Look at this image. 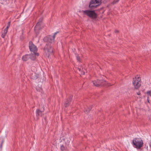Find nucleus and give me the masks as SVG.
Here are the masks:
<instances>
[{
  "label": "nucleus",
  "mask_w": 151,
  "mask_h": 151,
  "mask_svg": "<svg viewBox=\"0 0 151 151\" xmlns=\"http://www.w3.org/2000/svg\"><path fill=\"white\" fill-rule=\"evenodd\" d=\"M54 40V39L51 35L47 36L45 37L43 39V40L45 42H47L49 43L53 42Z\"/></svg>",
  "instance_id": "1a4fd4ad"
},
{
  "label": "nucleus",
  "mask_w": 151,
  "mask_h": 151,
  "mask_svg": "<svg viewBox=\"0 0 151 151\" xmlns=\"http://www.w3.org/2000/svg\"><path fill=\"white\" fill-rule=\"evenodd\" d=\"M57 32H55L54 34V35L52 36V37H53V38L55 39V36L57 34Z\"/></svg>",
  "instance_id": "4be33fe9"
},
{
  "label": "nucleus",
  "mask_w": 151,
  "mask_h": 151,
  "mask_svg": "<svg viewBox=\"0 0 151 151\" xmlns=\"http://www.w3.org/2000/svg\"><path fill=\"white\" fill-rule=\"evenodd\" d=\"M82 12L85 14L92 19H95L97 17V14L94 10H83Z\"/></svg>",
  "instance_id": "f257e3e1"
},
{
  "label": "nucleus",
  "mask_w": 151,
  "mask_h": 151,
  "mask_svg": "<svg viewBox=\"0 0 151 151\" xmlns=\"http://www.w3.org/2000/svg\"><path fill=\"white\" fill-rule=\"evenodd\" d=\"M39 75L36 73H32L31 75V78L33 79H36L38 78Z\"/></svg>",
  "instance_id": "ddd939ff"
},
{
  "label": "nucleus",
  "mask_w": 151,
  "mask_h": 151,
  "mask_svg": "<svg viewBox=\"0 0 151 151\" xmlns=\"http://www.w3.org/2000/svg\"><path fill=\"white\" fill-rule=\"evenodd\" d=\"M29 55H30V58L32 60H35L36 58V56H39V54L37 52H35L33 53V54H30Z\"/></svg>",
  "instance_id": "9b49d317"
},
{
  "label": "nucleus",
  "mask_w": 151,
  "mask_h": 151,
  "mask_svg": "<svg viewBox=\"0 0 151 151\" xmlns=\"http://www.w3.org/2000/svg\"><path fill=\"white\" fill-rule=\"evenodd\" d=\"M141 93L140 92H139L138 93H137V94L138 95H140V94Z\"/></svg>",
  "instance_id": "bb28decb"
},
{
  "label": "nucleus",
  "mask_w": 151,
  "mask_h": 151,
  "mask_svg": "<svg viewBox=\"0 0 151 151\" xmlns=\"http://www.w3.org/2000/svg\"><path fill=\"white\" fill-rule=\"evenodd\" d=\"M43 18L42 17L40 18L38 22H40L41 23H42V22L43 20Z\"/></svg>",
  "instance_id": "aec40b11"
},
{
  "label": "nucleus",
  "mask_w": 151,
  "mask_h": 151,
  "mask_svg": "<svg viewBox=\"0 0 151 151\" xmlns=\"http://www.w3.org/2000/svg\"><path fill=\"white\" fill-rule=\"evenodd\" d=\"M7 31L6 30H4V32L2 33L1 35V36L2 38H4L6 34V33H7Z\"/></svg>",
  "instance_id": "dca6fc26"
},
{
  "label": "nucleus",
  "mask_w": 151,
  "mask_h": 151,
  "mask_svg": "<svg viewBox=\"0 0 151 151\" xmlns=\"http://www.w3.org/2000/svg\"><path fill=\"white\" fill-rule=\"evenodd\" d=\"M43 50L45 52H47L48 54H52L53 52V48L51 45V44L47 43L45 46Z\"/></svg>",
  "instance_id": "20e7f679"
},
{
  "label": "nucleus",
  "mask_w": 151,
  "mask_h": 151,
  "mask_svg": "<svg viewBox=\"0 0 151 151\" xmlns=\"http://www.w3.org/2000/svg\"><path fill=\"white\" fill-rule=\"evenodd\" d=\"M147 101L148 103H150L149 100V97H147Z\"/></svg>",
  "instance_id": "b1692460"
},
{
  "label": "nucleus",
  "mask_w": 151,
  "mask_h": 151,
  "mask_svg": "<svg viewBox=\"0 0 151 151\" xmlns=\"http://www.w3.org/2000/svg\"><path fill=\"white\" fill-rule=\"evenodd\" d=\"M76 58L78 61H80V57L79 56V55H77L76 56Z\"/></svg>",
  "instance_id": "412c9836"
},
{
  "label": "nucleus",
  "mask_w": 151,
  "mask_h": 151,
  "mask_svg": "<svg viewBox=\"0 0 151 151\" xmlns=\"http://www.w3.org/2000/svg\"><path fill=\"white\" fill-rule=\"evenodd\" d=\"M141 77L138 76H136L135 78H133V84L135 88L138 89L141 85Z\"/></svg>",
  "instance_id": "7ed1b4c3"
},
{
  "label": "nucleus",
  "mask_w": 151,
  "mask_h": 151,
  "mask_svg": "<svg viewBox=\"0 0 151 151\" xmlns=\"http://www.w3.org/2000/svg\"><path fill=\"white\" fill-rule=\"evenodd\" d=\"M93 85L96 86L106 85L107 83L105 81L98 79L96 81H92Z\"/></svg>",
  "instance_id": "39448f33"
},
{
  "label": "nucleus",
  "mask_w": 151,
  "mask_h": 151,
  "mask_svg": "<svg viewBox=\"0 0 151 151\" xmlns=\"http://www.w3.org/2000/svg\"><path fill=\"white\" fill-rule=\"evenodd\" d=\"M146 93L147 95L151 97V90L147 91Z\"/></svg>",
  "instance_id": "a211bd4d"
},
{
  "label": "nucleus",
  "mask_w": 151,
  "mask_h": 151,
  "mask_svg": "<svg viewBox=\"0 0 151 151\" xmlns=\"http://www.w3.org/2000/svg\"><path fill=\"white\" fill-rule=\"evenodd\" d=\"M72 96H70L68 98L66 101H65V102L64 103V105L65 107H67L69 106L70 104L71 100H72Z\"/></svg>",
  "instance_id": "9d476101"
},
{
  "label": "nucleus",
  "mask_w": 151,
  "mask_h": 151,
  "mask_svg": "<svg viewBox=\"0 0 151 151\" xmlns=\"http://www.w3.org/2000/svg\"><path fill=\"white\" fill-rule=\"evenodd\" d=\"M132 144L134 147L137 149H140L142 147V142L139 141L137 138L133 140Z\"/></svg>",
  "instance_id": "423d86ee"
},
{
  "label": "nucleus",
  "mask_w": 151,
  "mask_h": 151,
  "mask_svg": "<svg viewBox=\"0 0 151 151\" xmlns=\"http://www.w3.org/2000/svg\"><path fill=\"white\" fill-rule=\"evenodd\" d=\"M92 109V106H89V107H87V108L85 109L84 110V112L86 114H88Z\"/></svg>",
  "instance_id": "4468645a"
},
{
  "label": "nucleus",
  "mask_w": 151,
  "mask_h": 151,
  "mask_svg": "<svg viewBox=\"0 0 151 151\" xmlns=\"http://www.w3.org/2000/svg\"><path fill=\"white\" fill-rule=\"evenodd\" d=\"M41 23H40V22H38L37 23L35 26V29L36 28L38 29H39L40 28V26L41 25Z\"/></svg>",
  "instance_id": "2eb2a0df"
},
{
  "label": "nucleus",
  "mask_w": 151,
  "mask_h": 151,
  "mask_svg": "<svg viewBox=\"0 0 151 151\" xmlns=\"http://www.w3.org/2000/svg\"><path fill=\"white\" fill-rule=\"evenodd\" d=\"M22 34H23V30H22Z\"/></svg>",
  "instance_id": "c756f323"
},
{
  "label": "nucleus",
  "mask_w": 151,
  "mask_h": 151,
  "mask_svg": "<svg viewBox=\"0 0 151 151\" xmlns=\"http://www.w3.org/2000/svg\"><path fill=\"white\" fill-rule=\"evenodd\" d=\"M115 33H118L119 32V31L117 30H115Z\"/></svg>",
  "instance_id": "a878e982"
},
{
  "label": "nucleus",
  "mask_w": 151,
  "mask_h": 151,
  "mask_svg": "<svg viewBox=\"0 0 151 151\" xmlns=\"http://www.w3.org/2000/svg\"><path fill=\"white\" fill-rule=\"evenodd\" d=\"M119 1V0H114L113 2H112V4H116Z\"/></svg>",
  "instance_id": "6ab92c4d"
},
{
  "label": "nucleus",
  "mask_w": 151,
  "mask_h": 151,
  "mask_svg": "<svg viewBox=\"0 0 151 151\" xmlns=\"http://www.w3.org/2000/svg\"><path fill=\"white\" fill-rule=\"evenodd\" d=\"M60 150L61 151H64L66 150V148L63 145H62L60 146Z\"/></svg>",
  "instance_id": "f3484780"
},
{
  "label": "nucleus",
  "mask_w": 151,
  "mask_h": 151,
  "mask_svg": "<svg viewBox=\"0 0 151 151\" xmlns=\"http://www.w3.org/2000/svg\"><path fill=\"white\" fill-rule=\"evenodd\" d=\"M150 147H151V140L150 141Z\"/></svg>",
  "instance_id": "c85d7f7f"
},
{
  "label": "nucleus",
  "mask_w": 151,
  "mask_h": 151,
  "mask_svg": "<svg viewBox=\"0 0 151 151\" xmlns=\"http://www.w3.org/2000/svg\"><path fill=\"white\" fill-rule=\"evenodd\" d=\"M101 3V0H91L89 7L91 9H94L97 8Z\"/></svg>",
  "instance_id": "f03ea898"
},
{
  "label": "nucleus",
  "mask_w": 151,
  "mask_h": 151,
  "mask_svg": "<svg viewBox=\"0 0 151 151\" xmlns=\"http://www.w3.org/2000/svg\"><path fill=\"white\" fill-rule=\"evenodd\" d=\"M29 47L30 50L33 53L37 52V48L32 43V41H30L29 42Z\"/></svg>",
  "instance_id": "6e6552de"
},
{
  "label": "nucleus",
  "mask_w": 151,
  "mask_h": 151,
  "mask_svg": "<svg viewBox=\"0 0 151 151\" xmlns=\"http://www.w3.org/2000/svg\"><path fill=\"white\" fill-rule=\"evenodd\" d=\"M30 58L29 55L26 54L23 55L22 57V60L24 61H26L28 60Z\"/></svg>",
  "instance_id": "f8f14e48"
},
{
  "label": "nucleus",
  "mask_w": 151,
  "mask_h": 151,
  "mask_svg": "<svg viewBox=\"0 0 151 151\" xmlns=\"http://www.w3.org/2000/svg\"><path fill=\"white\" fill-rule=\"evenodd\" d=\"M43 109H37L36 111V116L37 120H38L40 117H42L44 115L43 112L44 111V107H42Z\"/></svg>",
  "instance_id": "0eeeda50"
},
{
  "label": "nucleus",
  "mask_w": 151,
  "mask_h": 151,
  "mask_svg": "<svg viewBox=\"0 0 151 151\" xmlns=\"http://www.w3.org/2000/svg\"><path fill=\"white\" fill-rule=\"evenodd\" d=\"M142 145H143V142H142Z\"/></svg>",
  "instance_id": "7c9ffc66"
},
{
  "label": "nucleus",
  "mask_w": 151,
  "mask_h": 151,
  "mask_svg": "<svg viewBox=\"0 0 151 151\" xmlns=\"http://www.w3.org/2000/svg\"><path fill=\"white\" fill-rule=\"evenodd\" d=\"M9 28V27H8V26H7V27H6V28L5 29H4V30H6L7 31H8V29Z\"/></svg>",
  "instance_id": "393cba45"
},
{
  "label": "nucleus",
  "mask_w": 151,
  "mask_h": 151,
  "mask_svg": "<svg viewBox=\"0 0 151 151\" xmlns=\"http://www.w3.org/2000/svg\"><path fill=\"white\" fill-rule=\"evenodd\" d=\"M78 70H79V71H80L81 70V68H78Z\"/></svg>",
  "instance_id": "cd10ccee"
},
{
  "label": "nucleus",
  "mask_w": 151,
  "mask_h": 151,
  "mask_svg": "<svg viewBox=\"0 0 151 151\" xmlns=\"http://www.w3.org/2000/svg\"><path fill=\"white\" fill-rule=\"evenodd\" d=\"M11 24V21H9L8 22V25L7 26H8V27H9Z\"/></svg>",
  "instance_id": "5701e85b"
}]
</instances>
